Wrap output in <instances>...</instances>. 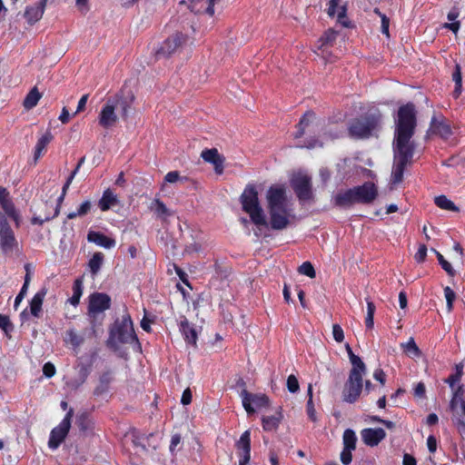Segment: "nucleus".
<instances>
[{"label": "nucleus", "instance_id": "64", "mask_svg": "<svg viewBox=\"0 0 465 465\" xmlns=\"http://www.w3.org/2000/svg\"><path fill=\"white\" fill-rule=\"evenodd\" d=\"M427 446L430 450V452L433 453L436 451L437 449V440L436 438L432 435L429 436L427 439Z\"/></svg>", "mask_w": 465, "mask_h": 465}, {"label": "nucleus", "instance_id": "58", "mask_svg": "<svg viewBox=\"0 0 465 465\" xmlns=\"http://www.w3.org/2000/svg\"><path fill=\"white\" fill-rule=\"evenodd\" d=\"M27 290H28V288H26L25 286H22L19 293L17 294V296L15 297V300L14 307L15 310H17L18 305L20 304V302L23 301V299L26 295Z\"/></svg>", "mask_w": 465, "mask_h": 465}, {"label": "nucleus", "instance_id": "6", "mask_svg": "<svg viewBox=\"0 0 465 465\" xmlns=\"http://www.w3.org/2000/svg\"><path fill=\"white\" fill-rule=\"evenodd\" d=\"M17 240L7 217L0 211V248L4 253H10L17 247Z\"/></svg>", "mask_w": 465, "mask_h": 465}, {"label": "nucleus", "instance_id": "10", "mask_svg": "<svg viewBox=\"0 0 465 465\" xmlns=\"http://www.w3.org/2000/svg\"><path fill=\"white\" fill-rule=\"evenodd\" d=\"M321 126V121L316 117L315 114L308 111L298 123V130L294 134V138H301L305 134H314Z\"/></svg>", "mask_w": 465, "mask_h": 465}, {"label": "nucleus", "instance_id": "61", "mask_svg": "<svg viewBox=\"0 0 465 465\" xmlns=\"http://www.w3.org/2000/svg\"><path fill=\"white\" fill-rule=\"evenodd\" d=\"M191 401H192V391L189 388H187L183 392V395L181 398V402L183 405H188L191 403Z\"/></svg>", "mask_w": 465, "mask_h": 465}, {"label": "nucleus", "instance_id": "12", "mask_svg": "<svg viewBox=\"0 0 465 465\" xmlns=\"http://www.w3.org/2000/svg\"><path fill=\"white\" fill-rule=\"evenodd\" d=\"M111 298L109 295L102 292H95L89 297L88 313L94 316L109 309Z\"/></svg>", "mask_w": 465, "mask_h": 465}, {"label": "nucleus", "instance_id": "3", "mask_svg": "<svg viewBox=\"0 0 465 465\" xmlns=\"http://www.w3.org/2000/svg\"><path fill=\"white\" fill-rule=\"evenodd\" d=\"M134 100V96L132 94H124V92L109 97L99 114V124L104 129L113 128L119 119L116 111L120 112L123 118H127Z\"/></svg>", "mask_w": 465, "mask_h": 465}, {"label": "nucleus", "instance_id": "4", "mask_svg": "<svg viewBox=\"0 0 465 465\" xmlns=\"http://www.w3.org/2000/svg\"><path fill=\"white\" fill-rule=\"evenodd\" d=\"M132 319L129 314L123 315L121 321L117 320L110 330L108 344L117 349L120 344L137 343Z\"/></svg>", "mask_w": 465, "mask_h": 465}, {"label": "nucleus", "instance_id": "32", "mask_svg": "<svg viewBox=\"0 0 465 465\" xmlns=\"http://www.w3.org/2000/svg\"><path fill=\"white\" fill-rule=\"evenodd\" d=\"M435 204L443 210L458 212L459 208L454 204L452 201L448 199L445 195H440L435 197Z\"/></svg>", "mask_w": 465, "mask_h": 465}, {"label": "nucleus", "instance_id": "2", "mask_svg": "<svg viewBox=\"0 0 465 465\" xmlns=\"http://www.w3.org/2000/svg\"><path fill=\"white\" fill-rule=\"evenodd\" d=\"M416 112L413 104L399 108L393 140V165L391 182L394 184L403 180L404 170L411 165L415 153V143L411 140L416 128Z\"/></svg>", "mask_w": 465, "mask_h": 465}, {"label": "nucleus", "instance_id": "59", "mask_svg": "<svg viewBox=\"0 0 465 465\" xmlns=\"http://www.w3.org/2000/svg\"><path fill=\"white\" fill-rule=\"evenodd\" d=\"M341 0H330L327 14L329 16L333 17L336 14V10Z\"/></svg>", "mask_w": 465, "mask_h": 465}, {"label": "nucleus", "instance_id": "7", "mask_svg": "<svg viewBox=\"0 0 465 465\" xmlns=\"http://www.w3.org/2000/svg\"><path fill=\"white\" fill-rule=\"evenodd\" d=\"M362 386L363 376H360L355 371H350L342 391V400L348 403L355 402L361 393Z\"/></svg>", "mask_w": 465, "mask_h": 465}, {"label": "nucleus", "instance_id": "48", "mask_svg": "<svg viewBox=\"0 0 465 465\" xmlns=\"http://www.w3.org/2000/svg\"><path fill=\"white\" fill-rule=\"evenodd\" d=\"M374 13L377 14L381 17L382 34L389 36V25H390L389 18L384 14L381 13V11L378 8L374 9Z\"/></svg>", "mask_w": 465, "mask_h": 465}, {"label": "nucleus", "instance_id": "43", "mask_svg": "<svg viewBox=\"0 0 465 465\" xmlns=\"http://www.w3.org/2000/svg\"><path fill=\"white\" fill-rule=\"evenodd\" d=\"M164 181L166 183H183L187 181V177H182L177 171L169 172L164 176Z\"/></svg>", "mask_w": 465, "mask_h": 465}, {"label": "nucleus", "instance_id": "34", "mask_svg": "<svg viewBox=\"0 0 465 465\" xmlns=\"http://www.w3.org/2000/svg\"><path fill=\"white\" fill-rule=\"evenodd\" d=\"M401 346L403 348L404 352L408 354L410 357H419L421 354L419 347L417 346L412 337H411L406 343H401Z\"/></svg>", "mask_w": 465, "mask_h": 465}, {"label": "nucleus", "instance_id": "46", "mask_svg": "<svg viewBox=\"0 0 465 465\" xmlns=\"http://www.w3.org/2000/svg\"><path fill=\"white\" fill-rule=\"evenodd\" d=\"M444 295L447 302L448 312H450L453 307V301L455 300V292L449 286L444 288Z\"/></svg>", "mask_w": 465, "mask_h": 465}, {"label": "nucleus", "instance_id": "29", "mask_svg": "<svg viewBox=\"0 0 465 465\" xmlns=\"http://www.w3.org/2000/svg\"><path fill=\"white\" fill-rule=\"evenodd\" d=\"M41 94L36 87H34L25 96L24 100V107L27 110L34 108L41 98Z\"/></svg>", "mask_w": 465, "mask_h": 465}, {"label": "nucleus", "instance_id": "20", "mask_svg": "<svg viewBox=\"0 0 465 465\" xmlns=\"http://www.w3.org/2000/svg\"><path fill=\"white\" fill-rule=\"evenodd\" d=\"M46 2L47 0H41L36 6H29L26 8L25 16L29 24H35L42 18Z\"/></svg>", "mask_w": 465, "mask_h": 465}, {"label": "nucleus", "instance_id": "21", "mask_svg": "<svg viewBox=\"0 0 465 465\" xmlns=\"http://www.w3.org/2000/svg\"><path fill=\"white\" fill-rule=\"evenodd\" d=\"M236 447L242 450L241 460L243 462H249L251 459V433L250 430H245L240 437L236 443Z\"/></svg>", "mask_w": 465, "mask_h": 465}, {"label": "nucleus", "instance_id": "18", "mask_svg": "<svg viewBox=\"0 0 465 465\" xmlns=\"http://www.w3.org/2000/svg\"><path fill=\"white\" fill-rule=\"evenodd\" d=\"M87 240L90 242H94L105 249H111L115 246V241L114 239L109 238L99 232H89L87 234Z\"/></svg>", "mask_w": 465, "mask_h": 465}, {"label": "nucleus", "instance_id": "63", "mask_svg": "<svg viewBox=\"0 0 465 465\" xmlns=\"http://www.w3.org/2000/svg\"><path fill=\"white\" fill-rule=\"evenodd\" d=\"M345 18H346V7L341 6L338 9V15H337L338 22L341 23V25H343L344 26H348V25L346 24V22L344 20Z\"/></svg>", "mask_w": 465, "mask_h": 465}, {"label": "nucleus", "instance_id": "40", "mask_svg": "<svg viewBox=\"0 0 465 465\" xmlns=\"http://www.w3.org/2000/svg\"><path fill=\"white\" fill-rule=\"evenodd\" d=\"M114 380V375L111 371H104L99 379L100 385L97 387L96 391L103 392L107 390L109 384Z\"/></svg>", "mask_w": 465, "mask_h": 465}, {"label": "nucleus", "instance_id": "56", "mask_svg": "<svg viewBox=\"0 0 465 465\" xmlns=\"http://www.w3.org/2000/svg\"><path fill=\"white\" fill-rule=\"evenodd\" d=\"M43 372L47 378H51L55 374V367L51 362H46L43 367Z\"/></svg>", "mask_w": 465, "mask_h": 465}, {"label": "nucleus", "instance_id": "23", "mask_svg": "<svg viewBox=\"0 0 465 465\" xmlns=\"http://www.w3.org/2000/svg\"><path fill=\"white\" fill-rule=\"evenodd\" d=\"M180 331H182L184 340L193 345H196L197 332L193 325L190 324L188 320L183 317L180 322Z\"/></svg>", "mask_w": 465, "mask_h": 465}, {"label": "nucleus", "instance_id": "19", "mask_svg": "<svg viewBox=\"0 0 465 465\" xmlns=\"http://www.w3.org/2000/svg\"><path fill=\"white\" fill-rule=\"evenodd\" d=\"M47 294V288H41L30 302V312L33 316L39 318L42 311L43 302Z\"/></svg>", "mask_w": 465, "mask_h": 465}, {"label": "nucleus", "instance_id": "54", "mask_svg": "<svg viewBox=\"0 0 465 465\" xmlns=\"http://www.w3.org/2000/svg\"><path fill=\"white\" fill-rule=\"evenodd\" d=\"M351 450L344 449L341 453V461L343 465H349L351 462Z\"/></svg>", "mask_w": 465, "mask_h": 465}, {"label": "nucleus", "instance_id": "37", "mask_svg": "<svg viewBox=\"0 0 465 465\" xmlns=\"http://www.w3.org/2000/svg\"><path fill=\"white\" fill-rule=\"evenodd\" d=\"M356 441L357 438L355 432L351 429L345 430L343 432L344 449L354 450L356 448Z\"/></svg>", "mask_w": 465, "mask_h": 465}, {"label": "nucleus", "instance_id": "55", "mask_svg": "<svg viewBox=\"0 0 465 465\" xmlns=\"http://www.w3.org/2000/svg\"><path fill=\"white\" fill-rule=\"evenodd\" d=\"M306 409H307V414H308L309 418L312 421H316L317 420L316 411H315V408H314L312 401L308 400L307 405H306Z\"/></svg>", "mask_w": 465, "mask_h": 465}, {"label": "nucleus", "instance_id": "8", "mask_svg": "<svg viewBox=\"0 0 465 465\" xmlns=\"http://www.w3.org/2000/svg\"><path fill=\"white\" fill-rule=\"evenodd\" d=\"M73 414L74 410L70 409L60 424L51 430L50 438L48 440V446L50 449L56 450L66 438L71 428V420Z\"/></svg>", "mask_w": 465, "mask_h": 465}, {"label": "nucleus", "instance_id": "30", "mask_svg": "<svg viewBox=\"0 0 465 465\" xmlns=\"http://www.w3.org/2000/svg\"><path fill=\"white\" fill-rule=\"evenodd\" d=\"M104 262V254L102 252H95L88 262V267L93 276H95Z\"/></svg>", "mask_w": 465, "mask_h": 465}, {"label": "nucleus", "instance_id": "51", "mask_svg": "<svg viewBox=\"0 0 465 465\" xmlns=\"http://www.w3.org/2000/svg\"><path fill=\"white\" fill-rule=\"evenodd\" d=\"M223 163H224V158L220 153L217 155V157L215 158L214 162L212 163V164L214 167V171H215V173L217 174H222L223 173Z\"/></svg>", "mask_w": 465, "mask_h": 465}, {"label": "nucleus", "instance_id": "45", "mask_svg": "<svg viewBox=\"0 0 465 465\" xmlns=\"http://www.w3.org/2000/svg\"><path fill=\"white\" fill-rule=\"evenodd\" d=\"M218 154V150L215 148H212L203 150L201 153V156L205 162L212 163L213 162H214Z\"/></svg>", "mask_w": 465, "mask_h": 465}, {"label": "nucleus", "instance_id": "27", "mask_svg": "<svg viewBox=\"0 0 465 465\" xmlns=\"http://www.w3.org/2000/svg\"><path fill=\"white\" fill-rule=\"evenodd\" d=\"M150 210L153 211L157 216L165 218L171 216L172 212L165 206V204L159 199H154L150 206Z\"/></svg>", "mask_w": 465, "mask_h": 465}, {"label": "nucleus", "instance_id": "22", "mask_svg": "<svg viewBox=\"0 0 465 465\" xmlns=\"http://www.w3.org/2000/svg\"><path fill=\"white\" fill-rule=\"evenodd\" d=\"M430 129L443 139H448L452 134L450 124L445 121H438L435 116L430 121Z\"/></svg>", "mask_w": 465, "mask_h": 465}, {"label": "nucleus", "instance_id": "15", "mask_svg": "<svg viewBox=\"0 0 465 465\" xmlns=\"http://www.w3.org/2000/svg\"><path fill=\"white\" fill-rule=\"evenodd\" d=\"M363 442L371 447L377 446L385 437L386 432L381 428H368L361 432Z\"/></svg>", "mask_w": 465, "mask_h": 465}, {"label": "nucleus", "instance_id": "47", "mask_svg": "<svg viewBox=\"0 0 465 465\" xmlns=\"http://www.w3.org/2000/svg\"><path fill=\"white\" fill-rule=\"evenodd\" d=\"M53 140V134L51 132H46L37 142L36 148L44 151L46 145Z\"/></svg>", "mask_w": 465, "mask_h": 465}, {"label": "nucleus", "instance_id": "16", "mask_svg": "<svg viewBox=\"0 0 465 465\" xmlns=\"http://www.w3.org/2000/svg\"><path fill=\"white\" fill-rule=\"evenodd\" d=\"M189 9L194 14H208L213 16L214 15V5L213 1L209 0H188Z\"/></svg>", "mask_w": 465, "mask_h": 465}, {"label": "nucleus", "instance_id": "28", "mask_svg": "<svg viewBox=\"0 0 465 465\" xmlns=\"http://www.w3.org/2000/svg\"><path fill=\"white\" fill-rule=\"evenodd\" d=\"M64 341L77 349L84 343V337L82 334H78L74 329H70L66 331Z\"/></svg>", "mask_w": 465, "mask_h": 465}, {"label": "nucleus", "instance_id": "49", "mask_svg": "<svg viewBox=\"0 0 465 465\" xmlns=\"http://www.w3.org/2000/svg\"><path fill=\"white\" fill-rule=\"evenodd\" d=\"M0 328L5 332L8 333L13 330V325L9 320V317L0 313Z\"/></svg>", "mask_w": 465, "mask_h": 465}, {"label": "nucleus", "instance_id": "36", "mask_svg": "<svg viewBox=\"0 0 465 465\" xmlns=\"http://www.w3.org/2000/svg\"><path fill=\"white\" fill-rule=\"evenodd\" d=\"M65 195L64 194H61L58 198V204L57 206L55 207L54 209V213L53 216H50V215H45V217H42L40 215H34L31 222L33 224H39V225H42L46 221H49L51 220L52 218L55 217L56 215H58L59 213V208H60V204L61 203L64 201Z\"/></svg>", "mask_w": 465, "mask_h": 465}, {"label": "nucleus", "instance_id": "24", "mask_svg": "<svg viewBox=\"0 0 465 465\" xmlns=\"http://www.w3.org/2000/svg\"><path fill=\"white\" fill-rule=\"evenodd\" d=\"M2 206V209L4 211V214L8 219H11L15 222V226L18 227L21 223V216L18 213V211L15 209L14 203L11 199H8L6 201H4L0 203Z\"/></svg>", "mask_w": 465, "mask_h": 465}, {"label": "nucleus", "instance_id": "25", "mask_svg": "<svg viewBox=\"0 0 465 465\" xmlns=\"http://www.w3.org/2000/svg\"><path fill=\"white\" fill-rule=\"evenodd\" d=\"M119 203L117 195L114 194L110 189H106L102 198L98 202L100 209L104 212Z\"/></svg>", "mask_w": 465, "mask_h": 465}, {"label": "nucleus", "instance_id": "17", "mask_svg": "<svg viewBox=\"0 0 465 465\" xmlns=\"http://www.w3.org/2000/svg\"><path fill=\"white\" fill-rule=\"evenodd\" d=\"M353 188L339 193L334 197V204L341 208H348L356 203V196Z\"/></svg>", "mask_w": 465, "mask_h": 465}, {"label": "nucleus", "instance_id": "33", "mask_svg": "<svg viewBox=\"0 0 465 465\" xmlns=\"http://www.w3.org/2000/svg\"><path fill=\"white\" fill-rule=\"evenodd\" d=\"M282 420L281 413L277 415L266 416L262 418V427L265 430H275Z\"/></svg>", "mask_w": 465, "mask_h": 465}, {"label": "nucleus", "instance_id": "14", "mask_svg": "<svg viewBox=\"0 0 465 465\" xmlns=\"http://www.w3.org/2000/svg\"><path fill=\"white\" fill-rule=\"evenodd\" d=\"M186 40L185 36L181 34L177 33L173 35V36L166 39L163 45L159 48L157 51L158 56H169L173 53H174L179 46L182 45L183 43H184Z\"/></svg>", "mask_w": 465, "mask_h": 465}, {"label": "nucleus", "instance_id": "31", "mask_svg": "<svg viewBox=\"0 0 465 465\" xmlns=\"http://www.w3.org/2000/svg\"><path fill=\"white\" fill-rule=\"evenodd\" d=\"M459 11L456 7H453L449 13H448V20L451 21V23H446L444 25V27L445 28H448L450 29V31H452L454 34H457L459 29H460V22L457 21L456 19L458 18L459 16Z\"/></svg>", "mask_w": 465, "mask_h": 465}, {"label": "nucleus", "instance_id": "52", "mask_svg": "<svg viewBox=\"0 0 465 465\" xmlns=\"http://www.w3.org/2000/svg\"><path fill=\"white\" fill-rule=\"evenodd\" d=\"M335 38H336V32L331 29H329L328 31L325 32L323 36L321 38V42L322 43V45H324L333 42L335 40Z\"/></svg>", "mask_w": 465, "mask_h": 465}, {"label": "nucleus", "instance_id": "1", "mask_svg": "<svg viewBox=\"0 0 465 465\" xmlns=\"http://www.w3.org/2000/svg\"><path fill=\"white\" fill-rule=\"evenodd\" d=\"M269 222L260 205L258 193L253 186H247L241 196L242 209L250 215L252 222L257 226H271L272 230L286 229L290 223L292 209L287 199L283 186H271L266 193Z\"/></svg>", "mask_w": 465, "mask_h": 465}, {"label": "nucleus", "instance_id": "57", "mask_svg": "<svg viewBox=\"0 0 465 465\" xmlns=\"http://www.w3.org/2000/svg\"><path fill=\"white\" fill-rule=\"evenodd\" d=\"M452 80L455 84L462 83L461 68L459 64H455V69L452 72Z\"/></svg>", "mask_w": 465, "mask_h": 465}, {"label": "nucleus", "instance_id": "60", "mask_svg": "<svg viewBox=\"0 0 465 465\" xmlns=\"http://www.w3.org/2000/svg\"><path fill=\"white\" fill-rule=\"evenodd\" d=\"M453 422L457 426L459 433L464 437L465 436V421L460 418H454Z\"/></svg>", "mask_w": 465, "mask_h": 465}, {"label": "nucleus", "instance_id": "41", "mask_svg": "<svg viewBox=\"0 0 465 465\" xmlns=\"http://www.w3.org/2000/svg\"><path fill=\"white\" fill-rule=\"evenodd\" d=\"M431 251L433 252H435L437 258H438V261L440 262V264L441 265L442 269L450 276H453L455 274V271L454 269L452 268L451 264L446 261L443 257V255L437 252L435 249H431Z\"/></svg>", "mask_w": 465, "mask_h": 465}, {"label": "nucleus", "instance_id": "13", "mask_svg": "<svg viewBox=\"0 0 465 465\" xmlns=\"http://www.w3.org/2000/svg\"><path fill=\"white\" fill-rule=\"evenodd\" d=\"M357 203H370L373 202L377 196V189L373 183L367 182L361 186L353 188Z\"/></svg>", "mask_w": 465, "mask_h": 465}, {"label": "nucleus", "instance_id": "44", "mask_svg": "<svg viewBox=\"0 0 465 465\" xmlns=\"http://www.w3.org/2000/svg\"><path fill=\"white\" fill-rule=\"evenodd\" d=\"M286 386L291 393H296L300 390L299 381L295 375L291 374L288 376Z\"/></svg>", "mask_w": 465, "mask_h": 465}, {"label": "nucleus", "instance_id": "62", "mask_svg": "<svg viewBox=\"0 0 465 465\" xmlns=\"http://www.w3.org/2000/svg\"><path fill=\"white\" fill-rule=\"evenodd\" d=\"M373 378L381 385L385 384L386 374L381 369H377L373 373Z\"/></svg>", "mask_w": 465, "mask_h": 465}, {"label": "nucleus", "instance_id": "9", "mask_svg": "<svg viewBox=\"0 0 465 465\" xmlns=\"http://www.w3.org/2000/svg\"><path fill=\"white\" fill-rule=\"evenodd\" d=\"M292 186L300 201H307L312 197L311 177L298 173L292 178Z\"/></svg>", "mask_w": 465, "mask_h": 465}, {"label": "nucleus", "instance_id": "5", "mask_svg": "<svg viewBox=\"0 0 465 465\" xmlns=\"http://www.w3.org/2000/svg\"><path fill=\"white\" fill-rule=\"evenodd\" d=\"M380 124V114H369L351 122L349 126V134L352 138L366 139L372 135V133L379 127Z\"/></svg>", "mask_w": 465, "mask_h": 465}, {"label": "nucleus", "instance_id": "35", "mask_svg": "<svg viewBox=\"0 0 465 465\" xmlns=\"http://www.w3.org/2000/svg\"><path fill=\"white\" fill-rule=\"evenodd\" d=\"M350 361L352 365V368L350 371H355L358 374H360V376H363L366 373V365L359 356L351 354Z\"/></svg>", "mask_w": 465, "mask_h": 465}, {"label": "nucleus", "instance_id": "39", "mask_svg": "<svg viewBox=\"0 0 465 465\" xmlns=\"http://www.w3.org/2000/svg\"><path fill=\"white\" fill-rule=\"evenodd\" d=\"M91 207H92V203L90 201H84V203H81V205L79 206V208L77 209L76 212H71L67 214V218L68 219H74L77 216H84L85 214H87L90 210H91Z\"/></svg>", "mask_w": 465, "mask_h": 465}, {"label": "nucleus", "instance_id": "38", "mask_svg": "<svg viewBox=\"0 0 465 465\" xmlns=\"http://www.w3.org/2000/svg\"><path fill=\"white\" fill-rule=\"evenodd\" d=\"M73 290H74V293H73L72 297L69 299V302L72 305L76 306L79 303L80 298L83 294V280L82 279H76L74 281Z\"/></svg>", "mask_w": 465, "mask_h": 465}, {"label": "nucleus", "instance_id": "53", "mask_svg": "<svg viewBox=\"0 0 465 465\" xmlns=\"http://www.w3.org/2000/svg\"><path fill=\"white\" fill-rule=\"evenodd\" d=\"M427 256V247L425 244H420L414 258L418 262H422L425 261Z\"/></svg>", "mask_w": 465, "mask_h": 465}, {"label": "nucleus", "instance_id": "42", "mask_svg": "<svg viewBox=\"0 0 465 465\" xmlns=\"http://www.w3.org/2000/svg\"><path fill=\"white\" fill-rule=\"evenodd\" d=\"M298 272L301 274L306 275L309 278L312 279L315 277V270L312 266V264L310 262H304L299 268Z\"/></svg>", "mask_w": 465, "mask_h": 465}, {"label": "nucleus", "instance_id": "11", "mask_svg": "<svg viewBox=\"0 0 465 465\" xmlns=\"http://www.w3.org/2000/svg\"><path fill=\"white\" fill-rule=\"evenodd\" d=\"M240 396L242 398L244 410L250 414L255 411L253 406L261 408L269 404V398L265 394H253L243 389Z\"/></svg>", "mask_w": 465, "mask_h": 465}, {"label": "nucleus", "instance_id": "50", "mask_svg": "<svg viewBox=\"0 0 465 465\" xmlns=\"http://www.w3.org/2000/svg\"><path fill=\"white\" fill-rule=\"evenodd\" d=\"M332 335L333 339L337 342H341L344 340V332L341 327L339 324H333L332 326Z\"/></svg>", "mask_w": 465, "mask_h": 465}, {"label": "nucleus", "instance_id": "26", "mask_svg": "<svg viewBox=\"0 0 465 465\" xmlns=\"http://www.w3.org/2000/svg\"><path fill=\"white\" fill-rule=\"evenodd\" d=\"M465 392V388L463 385H459L453 392L452 399L450 402V408L452 411H455L459 404H460L462 411L465 415V401L462 399L463 394Z\"/></svg>", "mask_w": 465, "mask_h": 465}]
</instances>
